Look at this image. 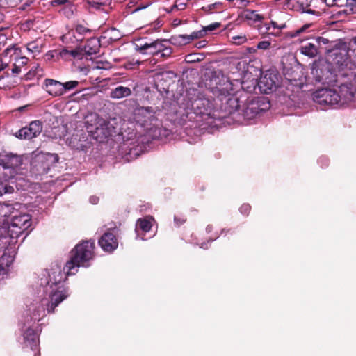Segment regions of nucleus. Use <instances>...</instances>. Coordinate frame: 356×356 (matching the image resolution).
Returning <instances> with one entry per match:
<instances>
[{
    "mask_svg": "<svg viewBox=\"0 0 356 356\" xmlns=\"http://www.w3.org/2000/svg\"><path fill=\"white\" fill-rule=\"evenodd\" d=\"M94 246H74L70 252L69 259L66 261L63 270L58 266L51 269L49 273L48 284L56 289H53L49 298H43L41 305L43 308V316L47 310L48 314L55 312V308L68 296V288L65 287L63 282L67 277L74 275L82 267H88V262L93 258L92 249Z\"/></svg>",
    "mask_w": 356,
    "mask_h": 356,
    "instance_id": "1",
    "label": "nucleus"
},
{
    "mask_svg": "<svg viewBox=\"0 0 356 356\" xmlns=\"http://www.w3.org/2000/svg\"><path fill=\"white\" fill-rule=\"evenodd\" d=\"M218 76L216 72H212L211 82H215L216 86H211V92L216 96V104L219 106V113L216 118H225L238 111L241 107L240 98L236 95L229 94L224 88L218 86Z\"/></svg>",
    "mask_w": 356,
    "mask_h": 356,
    "instance_id": "2",
    "label": "nucleus"
},
{
    "mask_svg": "<svg viewBox=\"0 0 356 356\" xmlns=\"http://www.w3.org/2000/svg\"><path fill=\"white\" fill-rule=\"evenodd\" d=\"M312 74L316 83L328 86H337L339 79H346L348 77L347 72H339L332 67V65L326 60L318 61L314 64Z\"/></svg>",
    "mask_w": 356,
    "mask_h": 356,
    "instance_id": "3",
    "label": "nucleus"
},
{
    "mask_svg": "<svg viewBox=\"0 0 356 356\" xmlns=\"http://www.w3.org/2000/svg\"><path fill=\"white\" fill-rule=\"evenodd\" d=\"M349 51L350 48L346 42H339L326 51V61L329 62L338 73L347 72L348 76H353L350 70L347 69L350 58Z\"/></svg>",
    "mask_w": 356,
    "mask_h": 356,
    "instance_id": "4",
    "label": "nucleus"
},
{
    "mask_svg": "<svg viewBox=\"0 0 356 356\" xmlns=\"http://www.w3.org/2000/svg\"><path fill=\"white\" fill-rule=\"evenodd\" d=\"M8 225V234L10 241L3 243H8V245H15L18 243V238L23 235L31 225V216L27 213H19V215L15 213L12 216Z\"/></svg>",
    "mask_w": 356,
    "mask_h": 356,
    "instance_id": "5",
    "label": "nucleus"
},
{
    "mask_svg": "<svg viewBox=\"0 0 356 356\" xmlns=\"http://www.w3.org/2000/svg\"><path fill=\"white\" fill-rule=\"evenodd\" d=\"M58 161L59 156L57 154L42 152L34 154L31 161V172L35 176L45 175Z\"/></svg>",
    "mask_w": 356,
    "mask_h": 356,
    "instance_id": "6",
    "label": "nucleus"
},
{
    "mask_svg": "<svg viewBox=\"0 0 356 356\" xmlns=\"http://www.w3.org/2000/svg\"><path fill=\"white\" fill-rule=\"evenodd\" d=\"M270 108V101L265 97H248L242 109L244 118L251 120L260 113L266 112Z\"/></svg>",
    "mask_w": 356,
    "mask_h": 356,
    "instance_id": "7",
    "label": "nucleus"
},
{
    "mask_svg": "<svg viewBox=\"0 0 356 356\" xmlns=\"http://www.w3.org/2000/svg\"><path fill=\"white\" fill-rule=\"evenodd\" d=\"M281 76L275 69H269L261 76L258 86L261 92L269 94L276 90L281 84Z\"/></svg>",
    "mask_w": 356,
    "mask_h": 356,
    "instance_id": "8",
    "label": "nucleus"
},
{
    "mask_svg": "<svg viewBox=\"0 0 356 356\" xmlns=\"http://www.w3.org/2000/svg\"><path fill=\"white\" fill-rule=\"evenodd\" d=\"M329 42L327 38L318 36L313 38L311 41L303 42L299 49L301 54L309 58H315L324 49L323 46L328 44Z\"/></svg>",
    "mask_w": 356,
    "mask_h": 356,
    "instance_id": "9",
    "label": "nucleus"
},
{
    "mask_svg": "<svg viewBox=\"0 0 356 356\" xmlns=\"http://www.w3.org/2000/svg\"><path fill=\"white\" fill-rule=\"evenodd\" d=\"M312 97L314 101L320 105H337L339 107V94L335 90L327 88L318 89L313 92Z\"/></svg>",
    "mask_w": 356,
    "mask_h": 356,
    "instance_id": "10",
    "label": "nucleus"
},
{
    "mask_svg": "<svg viewBox=\"0 0 356 356\" xmlns=\"http://www.w3.org/2000/svg\"><path fill=\"white\" fill-rule=\"evenodd\" d=\"M352 76H348L346 79H339V81H337L339 91V107L344 106L351 102L353 99L354 95L356 92V88L349 80Z\"/></svg>",
    "mask_w": 356,
    "mask_h": 356,
    "instance_id": "11",
    "label": "nucleus"
},
{
    "mask_svg": "<svg viewBox=\"0 0 356 356\" xmlns=\"http://www.w3.org/2000/svg\"><path fill=\"white\" fill-rule=\"evenodd\" d=\"M89 132L95 140L99 143H104L109 137L116 134V130L111 122L103 120L95 130H90Z\"/></svg>",
    "mask_w": 356,
    "mask_h": 356,
    "instance_id": "12",
    "label": "nucleus"
},
{
    "mask_svg": "<svg viewBox=\"0 0 356 356\" xmlns=\"http://www.w3.org/2000/svg\"><path fill=\"white\" fill-rule=\"evenodd\" d=\"M24 161V155L6 152L1 166L10 170V177H13L22 168Z\"/></svg>",
    "mask_w": 356,
    "mask_h": 356,
    "instance_id": "13",
    "label": "nucleus"
},
{
    "mask_svg": "<svg viewBox=\"0 0 356 356\" xmlns=\"http://www.w3.org/2000/svg\"><path fill=\"white\" fill-rule=\"evenodd\" d=\"M191 111L196 115L207 116L216 118L215 113H212V104L208 99L197 98L191 102Z\"/></svg>",
    "mask_w": 356,
    "mask_h": 356,
    "instance_id": "14",
    "label": "nucleus"
},
{
    "mask_svg": "<svg viewBox=\"0 0 356 356\" xmlns=\"http://www.w3.org/2000/svg\"><path fill=\"white\" fill-rule=\"evenodd\" d=\"M118 152L126 161H131L141 154L143 147L136 142H124L120 145Z\"/></svg>",
    "mask_w": 356,
    "mask_h": 356,
    "instance_id": "15",
    "label": "nucleus"
},
{
    "mask_svg": "<svg viewBox=\"0 0 356 356\" xmlns=\"http://www.w3.org/2000/svg\"><path fill=\"white\" fill-rule=\"evenodd\" d=\"M42 131V124L40 120H34L29 123V126L22 127L18 130L15 136L21 140H31L37 137Z\"/></svg>",
    "mask_w": 356,
    "mask_h": 356,
    "instance_id": "16",
    "label": "nucleus"
},
{
    "mask_svg": "<svg viewBox=\"0 0 356 356\" xmlns=\"http://www.w3.org/2000/svg\"><path fill=\"white\" fill-rule=\"evenodd\" d=\"M134 121L144 127L156 120L155 113L152 107H139L134 111Z\"/></svg>",
    "mask_w": 356,
    "mask_h": 356,
    "instance_id": "17",
    "label": "nucleus"
},
{
    "mask_svg": "<svg viewBox=\"0 0 356 356\" xmlns=\"http://www.w3.org/2000/svg\"><path fill=\"white\" fill-rule=\"evenodd\" d=\"M69 145L74 149L84 150L88 147V136L83 130L76 131L70 138L67 139Z\"/></svg>",
    "mask_w": 356,
    "mask_h": 356,
    "instance_id": "18",
    "label": "nucleus"
},
{
    "mask_svg": "<svg viewBox=\"0 0 356 356\" xmlns=\"http://www.w3.org/2000/svg\"><path fill=\"white\" fill-rule=\"evenodd\" d=\"M24 344L26 347H30L33 351H35L34 356H40V352L38 349L39 339L35 331L29 327L23 334Z\"/></svg>",
    "mask_w": 356,
    "mask_h": 356,
    "instance_id": "19",
    "label": "nucleus"
},
{
    "mask_svg": "<svg viewBox=\"0 0 356 356\" xmlns=\"http://www.w3.org/2000/svg\"><path fill=\"white\" fill-rule=\"evenodd\" d=\"M166 42L165 40H156L149 43L145 42L143 44L136 45V49L142 54L148 53L152 55H159L165 47L163 42Z\"/></svg>",
    "mask_w": 356,
    "mask_h": 356,
    "instance_id": "20",
    "label": "nucleus"
},
{
    "mask_svg": "<svg viewBox=\"0 0 356 356\" xmlns=\"http://www.w3.org/2000/svg\"><path fill=\"white\" fill-rule=\"evenodd\" d=\"M46 91L53 97H58L63 95L62 83L52 79H46L44 81Z\"/></svg>",
    "mask_w": 356,
    "mask_h": 356,
    "instance_id": "21",
    "label": "nucleus"
},
{
    "mask_svg": "<svg viewBox=\"0 0 356 356\" xmlns=\"http://www.w3.org/2000/svg\"><path fill=\"white\" fill-rule=\"evenodd\" d=\"M15 254V246H4L3 254L0 257V266H3L8 269L14 261Z\"/></svg>",
    "mask_w": 356,
    "mask_h": 356,
    "instance_id": "22",
    "label": "nucleus"
},
{
    "mask_svg": "<svg viewBox=\"0 0 356 356\" xmlns=\"http://www.w3.org/2000/svg\"><path fill=\"white\" fill-rule=\"evenodd\" d=\"M99 245H118V230L109 229L99 239Z\"/></svg>",
    "mask_w": 356,
    "mask_h": 356,
    "instance_id": "23",
    "label": "nucleus"
},
{
    "mask_svg": "<svg viewBox=\"0 0 356 356\" xmlns=\"http://www.w3.org/2000/svg\"><path fill=\"white\" fill-rule=\"evenodd\" d=\"M18 213V211L15 210L11 204L1 203L0 204V220L3 223H9L12 216Z\"/></svg>",
    "mask_w": 356,
    "mask_h": 356,
    "instance_id": "24",
    "label": "nucleus"
},
{
    "mask_svg": "<svg viewBox=\"0 0 356 356\" xmlns=\"http://www.w3.org/2000/svg\"><path fill=\"white\" fill-rule=\"evenodd\" d=\"M100 49V42L99 40L95 38H90L86 42L84 47L82 49L83 52L88 56L94 55L97 54L99 51Z\"/></svg>",
    "mask_w": 356,
    "mask_h": 356,
    "instance_id": "25",
    "label": "nucleus"
},
{
    "mask_svg": "<svg viewBox=\"0 0 356 356\" xmlns=\"http://www.w3.org/2000/svg\"><path fill=\"white\" fill-rule=\"evenodd\" d=\"M59 54L65 60H71V58L82 59L83 56V49L80 47L71 50L65 48L60 51Z\"/></svg>",
    "mask_w": 356,
    "mask_h": 356,
    "instance_id": "26",
    "label": "nucleus"
},
{
    "mask_svg": "<svg viewBox=\"0 0 356 356\" xmlns=\"http://www.w3.org/2000/svg\"><path fill=\"white\" fill-rule=\"evenodd\" d=\"M73 34V36L75 38L76 40L78 42H82L84 40V35L88 33H91L92 30L82 24H76L74 29L70 32Z\"/></svg>",
    "mask_w": 356,
    "mask_h": 356,
    "instance_id": "27",
    "label": "nucleus"
},
{
    "mask_svg": "<svg viewBox=\"0 0 356 356\" xmlns=\"http://www.w3.org/2000/svg\"><path fill=\"white\" fill-rule=\"evenodd\" d=\"M41 19L39 18H31L25 20L21 24L20 29L24 31H28L31 30L36 31L40 28V24Z\"/></svg>",
    "mask_w": 356,
    "mask_h": 356,
    "instance_id": "28",
    "label": "nucleus"
},
{
    "mask_svg": "<svg viewBox=\"0 0 356 356\" xmlns=\"http://www.w3.org/2000/svg\"><path fill=\"white\" fill-rule=\"evenodd\" d=\"M131 90L128 87L119 86L111 91L110 97L113 99H120L131 95Z\"/></svg>",
    "mask_w": 356,
    "mask_h": 356,
    "instance_id": "29",
    "label": "nucleus"
},
{
    "mask_svg": "<svg viewBox=\"0 0 356 356\" xmlns=\"http://www.w3.org/2000/svg\"><path fill=\"white\" fill-rule=\"evenodd\" d=\"M44 40L41 38H38L35 40L28 42L26 46L28 51L32 53L39 54L42 51V49L44 48Z\"/></svg>",
    "mask_w": 356,
    "mask_h": 356,
    "instance_id": "30",
    "label": "nucleus"
},
{
    "mask_svg": "<svg viewBox=\"0 0 356 356\" xmlns=\"http://www.w3.org/2000/svg\"><path fill=\"white\" fill-rule=\"evenodd\" d=\"M152 222L147 218H139L136 224V232L137 234H140V232L143 233L148 232L152 228Z\"/></svg>",
    "mask_w": 356,
    "mask_h": 356,
    "instance_id": "31",
    "label": "nucleus"
},
{
    "mask_svg": "<svg viewBox=\"0 0 356 356\" xmlns=\"http://www.w3.org/2000/svg\"><path fill=\"white\" fill-rule=\"evenodd\" d=\"M266 33L277 36L281 33V30L285 27V25L278 26L274 21H271L270 24H266Z\"/></svg>",
    "mask_w": 356,
    "mask_h": 356,
    "instance_id": "32",
    "label": "nucleus"
},
{
    "mask_svg": "<svg viewBox=\"0 0 356 356\" xmlns=\"http://www.w3.org/2000/svg\"><path fill=\"white\" fill-rule=\"evenodd\" d=\"M243 17L252 22H261L264 19V17L257 13L255 10H245L243 13Z\"/></svg>",
    "mask_w": 356,
    "mask_h": 356,
    "instance_id": "33",
    "label": "nucleus"
},
{
    "mask_svg": "<svg viewBox=\"0 0 356 356\" xmlns=\"http://www.w3.org/2000/svg\"><path fill=\"white\" fill-rule=\"evenodd\" d=\"M22 0H0V7L6 9L16 7Z\"/></svg>",
    "mask_w": 356,
    "mask_h": 356,
    "instance_id": "34",
    "label": "nucleus"
},
{
    "mask_svg": "<svg viewBox=\"0 0 356 356\" xmlns=\"http://www.w3.org/2000/svg\"><path fill=\"white\" fill-rule=\"evenodd\" d=\"M78 85H79V81H70L65 82L64 83H62V87L63 89V94L66 91H69V90L76 88L78 86Z\"/></svg>",
    "mask_w": 356,
    "mask_h": 356,
    "instance_id": "35",
    "label": "nucleus"
},
{
    "mask_svg": "<svg viewBox=\"0 0 356 356\" xmlns=\"http://www.w3.org/2000/svg\"><path fill=\"white\" fill-rule=\"evenodd\" d=\"M67 6L64 8L65 13L66 14L67 17H72L74 12L76 10V8L74 5L72 4L70 2L66 3Z\"/></svg>",
    "mask_w": 356,
    "mask_h": 356,
    "instance_id": "36",
    "label": "nucleus"
},
{
    "mask_svg": "<svg viewBox=\"0 0 356 356\" xmlns=\"http://www.w3.org/2000/svg\"><path fill=\"white\" fill-rule=\"evenodd\" d=\"M204 36V31L200 30L198 31H194L190 35V38H188V41H193V40L201 38Z\"/></svg>",
    "mask_w": 356,
    "mask_h": 356,
    "instance_id": "37",
    "label": "nucleus"
},
{
    "mask_svg": "<svg viewBox=\"0 0 356 356\" xmlns=\"http://www.w3.org/2000/svg\"><path fill=\"white\" fill-rule=\"evenodd\" d=\"M221 26V24L220 22H214L213 24H211L207 26H204L203 28V31H204V33L207 31H213L216 30L217 29L220 28Z\"/></svg>",
    "mask_w": 356,
    "mask_h": 356,
    "instance_id": "38",
    "label": "nucleus"
},
{
    "mask_svg": "<svg viewBox=\"0 0 356 356\" xmlns=\"http://www.w3.org/2000/svg\"><path fill=\"white\" fill-rule=\"evenodd\" d=\"M186 218L182 215H176L174 217V221L176 225L180 226L186 222Z\"/></svg>",
    "mask_w": 356,
    "mask_h": 356,
    "instance_id": "39",
    "label": "nucleus"
},
{
    "mask_svg": "<svg viewBox=\"0 0 356 356\" xmlns=\"http://www.w3.org/2000/svg\"><path fill=\"white\" fill-rule=\"evenodd\" d=\"M239 210L243 215L248 216L251 211V206L249 204H243Z\"/></svg>",
    "mask_w": 356,
    "mask_h": 356,
    "instance_id": "40",
    "label": "nucleus"
},
{
    "mask_svg": "<svg viewBox=\"0 0 356 356\" xmlns=\"http://www.w3.org/2000/svg\"><path fill=\"white\" fill-rule=\"evenodd\" d=\"M346 6L353 13H356V0H346Z\"/></svg>",
    "mask_w": 356,
    "mask_h": 356,
    "instance_id": "41",
    "label": "nucleus"
},
{
    "mask_svg": "<svg viewBox=\"0 0 356 356\" xmlns=\"http://www.w3.org/2000/svg\"><path fill=\"white\" fill-rule=\"evenodd\" d=\"M172 53L171 47H165L160 52V56L163 58L169 57Z\"/></svg>",
    "mask_w": 356,
    "mask_h": 356,
    "instance_id": "42",
    "label": "nucleus"
},
{
    "mask_svg": "<svg viewBox=\"0 0 356 356\" xmlns=\"http://www.w3.org/2000/svg\"><path fill=\"white\" fill-rule=\"evenodd\" d=\"M270 46V42L268 41H261L257 44V49L266 50L268 49Z\"/></svg>",
    "mask_w": 356,
    "mask_h": 356,
    "instance_id": "43",
    "label": "nucleus"
},
{
    "mask_svg": "<svg viewBox=\"0 0 356 356\" xmlns=\"http://www.w3.org/2000/svg\"><path fill=\"white\" fill-rule=\"evenodd\" d=\"M220 5H221V3L216 2L214 3L208 5L207 6L202 7V9L203 10H204L205 12H211L213 9L218 8Z\"/></svg>",
    "mask_w": 356,
    "mask_h": 356,
    "instance_id": "44",
    "label": "nucleus"
},
{
    "mask_svg": "<svg viewBox=\"0 0 356 356\" xmlns=\"http://www.w3.org/2000/svg\"><path fill=\"white\" fill-rule=\"evenodd\" d=\"M190 35H179L177 38L179 39V42L182 44H186L190 43L191 41H188V38Z\"/></svg>",
    "mask_w": 356,
    "mask_h": 356,
    "instance_id": "45",
    "label": "nucleus"
},
{
    "mask_svg": "<svg viewBox=\"0 0 356 356\" xmlns=\"http://www.w3.org/2000/svg\"><path fill=\"white\" fill-rule=\"evenodd\" d=\"M8 273V269L3 266H0V280L5 279Z\"/></svg>",
    "mask_w": 356,
    "mask_h": 356,
    "instance_id": "46",
    "label": "nucleus"
},
{
    "mask_svg": "<svg viewBox=\"0 0 356 356\" xmlns=\"http://www.w3.org/2000/svg\"><path fill=\"white\" fill-rule=\"evenodd\" d=\"M69 2V0H53L51 4L54 6H57L68 3Z\"/></svg>",
    "mask_w": 356,
    "mask_h": 356,
    "instance_id": "47",
    "label": "nucleus"
},
{
    "mask_svg": "<svg viewBox=\"0 0 356 356\" xmlns=\"http://www.w3.org/2000/svg\"><path fill=\"white\" fill-rule=\"evenodd\" d=\"M309 26H310L309 24H305V25L302 26L300 29L296 31V34L293 35V36L297 35L304 32Z\"/></svg>",
    "mask_w": 356,
    "mask_h": 356,
    "instance_id": "48",
    "label": "nucleus"
},
{
    "mask_svg": "<svg viewBox=\"0 0 356 356\" xmlns=\"http://www.w3.org/2000/svg\"><path fill=\"white\" fill-rule=\"evenodd\" d=\"M102 248L105 251L109 253L113 252L118 246H101Z\"/></svg>",
    "mask_w": 356,
    "mask_h": 356,
    "instance_id": "49",
    "label": "nucleus"
},
{
    "mask_svg": "<svg viewBox=\"0 0 356 356\" xmlns=\"http://www.w3.org/2000/svg\"><path fill=\"white\" fill-rule=\"evenodd\" d=\"M88 243H90V245H95V240H92V239L82 240L80 242H79V243H77L76 245H88Z\"/></svg>",
    "mask_w": 356,
    "mask_h": 356,
    "instance_id": "50",
    "label": "nucleus"
},
{
    "mask_svg": "<svg viewBox=\"0 0 356 356\" xmlns=\"http://www.w3.org/2000/svg\"><path fill=\"white\" fill-rule=\"evenodd\" d=\"M33 3V1H26L20 8L19 9L22 10H26L29 7L31 6V5Z\"/></svg>",
    "mask_w": 356,
    "mask_h": 356,
    "instance_id": "51",
    "label": "nucleus"
},
{
    "mask_svg": "<svg viewBox=\"0 0 356 356\" xmlns=\"http://www.w3.org/2000/svg\"><path fill=\"white\" fill-rule=\"evenodd\" d=\"M337 0H322V1L325 2L327 6H333L337 5Z\"/></svg>",
    "mask_w": 356,
    "mask_h": 356,
    "instance_id": "52",
    "label": "nucleus"
},
{
    "mask_svg": "<svg viewBox=\"0 0 356 356\" xmlns=\"http://www.w3.org/2000/svg\"><path fill=\"white\" fill-rule=\"evenodd\" d=\"M7 192L6 187L2 183L0 184V196Z\"/></svg>",
    "mask_w": 356,
    "mask_h": 356,
    "instance_id": "53",
    "label": "nucleus"
},
{
    "mask_svg": "<svg viewBox=\"0 0 356 356\" xmlns=\"http://www.w3.org/2000/svg\"><path fill=\"white\" fill-rule=\"evenodd\" d=\"M98 201H99V198L96 196H92L90 198V202L93 204H97Z\"/></svg>",
    "mask_w": 356,
    "mask_h": 356,
    "instance_id": "54",
    "label": "nucleus"
},
{
    "mask_svg": "<svg viewBox=\"0 0 356 356\" xmlns=\"http://www.w3.org/2000/svg\"><path fill=\"white\" fill-rule=\"evenodd\" d=\"M3 9V8L0 7V23L3 22L5 18V15Z\"/></svg>",
    "mask_w": 356,
    "mask_h": 356,
    "instance_id": "55",
    "label": "nucleus"
},
{
    "mask_svg": "<svg viewBox=\"0 0 356 356\" xmlns=\"http://www.w3.org/2000/svg\"><path fill=\"white\" fill-rule=\"evenodd\" d=\"M6 39V36L4 34H0V44H5Z\"/></svg>",
    "mask_w": 356,
    "mask_h": 356,
    "instance_id": "56",
    "label": "nucleus"
},
{
    "mask_svg": "<svg viewBox=\"0 0 356 356\" xmlns=\"http://www.w3.org/2000/svg\"><path fill=\"white\" fill-rule=\"evenodd\" d=\"M13 73L18 74L20 72V68L16 65L12 69Z\"/></svg>",
    "mask_w": 356,
    "mask_h": 356,
    "instance_id": "57",
    "label": "nucleus"
},
{
    "mask_svg": "<svg viewBox=\"0 0 356 356\" xmlns=\"http://www.w3.org/2000/svg\"><path fill=\"white\" fill-rule=\"evenodd\" d=\"M146 7H147V6H141V5H140V6H137V7L134 10V12H137V11L140 10H142V9H143V8H145Z\"/></svg>",
    "mask_w": 356,
    "mask_h": 356,
    "instance_id": "58",
    "label": "nucleus"
},
{
    "mask_svg": "<svg viewBox=\"0 0 356 356\" xmlns=\"http://www.w3.org/2000/svg\"><path fill=\"white\" fill-rule=\"evenodd\" d=\"M28 107H29V105H26V106H21V107L18 108L17 110L19 111H24L26 110V108Z\"/></svg>",
    "mask_w": 356,
    "mask_h": 356,
    "instance_id": "59",
    "label": "nucleus"
},
{
    "mask_svg": "<svg viewBox=\"0 0 356 356\" xmlns=\"http://www.w3.org/2000/svg\"><path fill=\"white\" fill-rule=\"evenodd\" d=\"M161 26H162V24L161 23V22H160V21H158V22H156V24H155L154 28H155V29H159V28H160Z\"/></svg>",
    "mask_w": 356,
    "mask_h": 356,
    "instance_id": "60",
    "label": "nucleus"
},
{
    "mask_svg": "<svg viewBox=\"0 0 356 356\" xmlns=\"http://www.w3.org/2000/svg\"><path fill=\"white\" fill-rule=\"evenodd\" d=\"M28 234H29V232H26L25 236L22 238V241H20L21 243L24 242V239L26 238Z\"/></svg>",
    "mask_w": 356,
    "mask_h": 356,
    "instance_id": "61",
    "label": "nucleus"
},
{
    "mask_svg": "<svg viewBox=\"0 0 356 356\" xmlns=\"http://www.w3.org/2000/svg\"><path fill=\"white\" fill-rule=\"evenodd\" d=\"M306 13H313L314 11L309 9V10H306Z\"/></svg>",
    "mask_w": 356,
    "mask_h": 356,
    "instance_id": "62",
    "label": "nucleus"
},
{
    "mask_svg": "<svg viewBox=\"0 0 356 356\" xmlns=\"http://www.w3.org/2000/svg\"><path fill=\"white\" fill-rule=\"evenodd\" d=\"M154 47H148V49L147 51H151V50H154Z\"/></svg>",
    "mask_w": 356,
    "mask_h": 356,
    "instance_id": "63",
    "label": "nucleus"
},
{
    "mask_svg": "<svg viewBox=\"0 0 356 356\" xmlns=\"http://www.w3.org/2000/svg\"><path fill=\"white\" fill-rule=\"evenodd\" d=\"M270 32H276V29H273L272 28V29H270Z\"/></svg>",
    "mask_w": 356,
    "mask_h": 356,
    "instance_id": "64",
    "label": "nucleus"
}]
</instances>
